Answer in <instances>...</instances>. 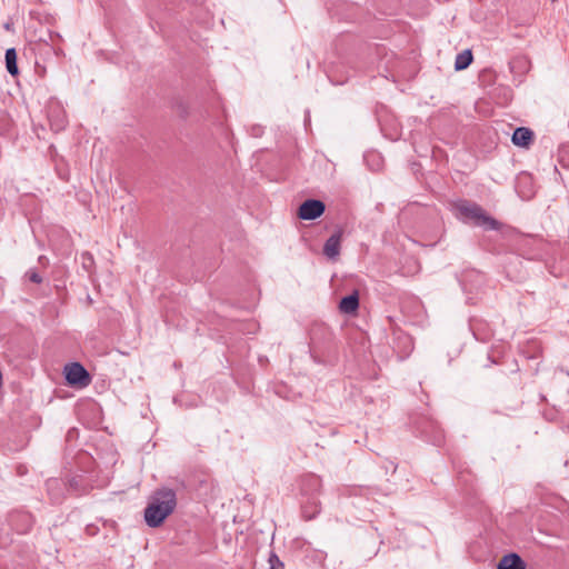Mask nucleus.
Masks as SVG:
<instances>
[{
  "instance_id": "1",
  "label": "nucleus",
  "mask_w": 569,
  "mask_h": 569,
  "mask_svg": "<svg viewBox=\"0 0 569 569\" xmlns=\"http://www.w3.org/2000/svg\"><path fill=\"white\" fill-rule=\"evenodd\" d=\"M177 506L176 491L162 488L154 492L152 501L144 509V520L151 528L159 527Z\"/></svg>"
},
{
  "instance_id": "2",
  "label": "nucleus",
  "mask_w": 569,
  "mask_h": 569,
  "mask_svg": "<svg viewBox=\"0 0 569 569\" xmlns=\"http://www.w3.org/2000/svg\"><path fill=\"white\" fill-rule=\"evenodd\" d=\"M455 206L461 216L473 220L477 226L483 227L487 230H500L502 227L500 221L487 214L482 207L476 202L459 200Z\"/></svg>"
},
{
  "instance_id": "3",
  "label": "nucleus",
  "mask_w": 569,
  "mask_h": 569,
  "mask_svg": "<svg viewBox=\"0 0 569 569\" xmlns=\"http://www.w3.org/2000/svg\"><path fill=\"white\" fill-rule=\"evenodd\" d=\"M455 206L461 216L473 220L477 226L483 227L487 230H500L502 227L500 221L487 214L482 207L476 202L459 200Z\"/></svg>"
},
{
  "instance_id": "4",
  "label": "nucleus",
  "mask_w": 569,
  "mask_h": 569,
  "mask_svg": "<svg viewBox=\"0 0 569 569\" xmlns=\"http://www.w3.org/2000/svg\"><path fill=\"white\" fill-rule=\"evenodd\" d=\"M64 379L71 387L84 388L91 383L89 371L80 362H71L64 366Z\"/></svg>"
},
{
  "instance_id": "5",
  "label": "nucleus",
  "mask_w": 569,
  "mask_h": 569,
  "mask_svg": "<svg viewBox=\"0 0 569 569\" xmlns=\"http://www.w3.org/2000/svg\"><path fill=\"white\" fill-rule=\"evenodd\" d=\"M322 481L321 478L315 473H306L300 477L299 480V490L301 495V499H307L309 497H317L321 492Z\"/></svg>"
},
{
  "instance_id": "6",
  "label": "nucleus",
  "mask_w": 569,
  "mask_h": 569,
  "mask_svg": "<svg viewBox=\"0 0 569 569\" xmlns=\"http://www.w3.org/2000/svg\"><path fill=\"white\" fill-rule=\"evenodd\" d=\"M326 211V204L318 199H307L298 208L297 216L301 220H316Z\"/></svg>"
},
{
  "instance_id": "7",
  "label": "nucleus",
  "mask_w": 569,
  "mask_h": 569,
  "mask_svg": "<svg viewBox=\"0 0 569 569\" xmlns=\"http://www.w3.org/2000/svg\"><path fill=\"white\" fill-rule=\"evenodd\" d=\"M10 522L17 533H27L32 529L33 517L28 511H14L10 515Z\"/></svg>"
},
{
  "instance_id": "8",
  "label": "nucleus",
  "mask_w": 569,
  "mask_h": 569,
  "mask_svg": "<svg viewBox=\"0 0 569 569\" xmlns=\"http://www.w3.org/2000/svg\"><path fill=\"white\" fill-rule=\"evenodd\" d=\"M342 230L338 229L323 244V254L329 259H337L341 249Z\"/></svg>"
},
{
  "instance_id": "9",
  "label": "nucleus",
  "mask_w": 569,
  "mask_h": 569,
  "mask_svg": "<svg viewBox=\"0 0 569 569\" xmlns=\"http://www.w3.org/2000/svg\"><path fill=\"white\" fill-rule=\"evenodd\" d=\"M533 140L535 133L531 129L527 127L516 128L511 136V142L519 148L529 149L530 146L533 143Z\"/></svg>"
},
{
  "instance_id": "10",
  "label": "nucleus",
  "mask_w": 569,
  "mask_h": 569,
  "mask_svg": "<svg viewBox=\"0 0 569 569\" xmlns=\"http://www.w3.org/2000/svg\"><path fill=\"white\" fill-rule=\"evenodd\" d=\"M321 510V503L319 498L309 497L301 499V513L306 520H312Z\"/></svg>"
},
{
  "instance_id": "11",
  "label": "nucleus",
  "mask_w": 569,
  "mask_h": 569,
  "mask_svg": "<svg viewBox=\"0 0 569 569\" xmlns=\"http://www.w3.org/2000/svg\"><path fill=\"white\" fill-rule=\"evenodd\" d=\"M359 309V292L353 290L350 295L343 297L339 302V310L346 315H355Z\"/></svg>"
},
{
  "instance_id": "12",
  "label": "nucleus",
  "mask_w": 569,
  "mask_h": 569,
  "mask_svg": "<svg viewBox=\"0 0 569 569\" xmlns=\"http://www.w3.org/2000/svg\"><path fill=\"white\" fill-rule=\"evenodd\" d=\"M526 562L521 559V557L515 552L505 555L498 566L497 569H526Z\"/></svg>"
},
{
  "instance_id": "13",
  "label": "nucleus",
  "mask_w": 569,
  "mask_h": 569,
  "mask_svg": "<svg viewBox=\"0 0 569 569\" xmlns=\"http://www.w3.org/2000/svg\"><path fill=\"white\" fill-rule=\"evenodd\" d=\"M6 68L7 71L12 76L17 77L19 74L18 68V54L14 48H9L6 50Z\"/></svg>"
},
{
  "instance_id": "14",
  "label": "nucleus",
  "mask_w": 569,
  "mask_h": 569,
  "mask_svg": "<svg viewBox=\"0 0 569 569\" xmlns=\"http://www.w3.org/2000/svg\"><path fill=\"white\" fill-rule=\"evenodd\" d=\"M473 61V54L470 49H466L456 57L455 69L461 71L467 69Z\"/></svg>"
},
{
  "instance_id": "15",
  "label": "nucleus",
  "mask_w": 569,
  "mask_h": 569,
  "mask_svg": "<svg viewBox=\"0 0 569 569\" xmlns=\"http://www.w3.org/2000/svg\"><path fill=\"white\" fill-rule=\"evenodd\" d=\"M172 108L181 119H187L189 117V104L182 99H177L173 102Z\"/></svg>"
},
{
  "instance_id": "16",
  "label": "nucleus",
  "mask_w": 569,
  "mask_h": 569,
  "mask_svg": "<svg viewBox=\"0 0 569 569\" xmlns=\"http://www.w3.org/2000/svg\"><path fill=\"white\" fill-rule=\"evenodd\" d=\"M270 569H284L283 563L280 561L274 552L270 553L269 557Z\"/></svg>"
},
{
  "instance_id": "17",
  "label": "nucleus",
  "mask_w": 569,
  "mask_h": 569,
  "mask_svg": "<svg viewBox=\"0 0 569 569\" xmlns=\"http://www.w3.org/2000/svg\"><path fill=\"white\" fill-rule=\"evenodd\" d=\"M26 277L29 279V281H31L33 283L39 284V283L42 282V277L40 276V273L36 269L29 270L26 273Z\"/></svg>"
},
{
  "instance_id": "18",
  "label": "nucleus",
  "mask_w": 569,
  "mask_h": 569,
  "mask_svg": "<svg viewBox=\"0 0 569 569\" xmlns=\"http://www.w3.org/2000/svg\"><path fill=\"white\" fill-rule=\"evenodd\" d=\"M51 126L56 131L63 129L66 126L64 118L59 119L57 122L52 123Z\"/></svg>"
},
{
  "instance_id": "19",
  "label": "nucleus",
  "mask_w": 569,
  "mask_h": 569,
  "mask_svg": "<svg viewBox=\"0 0 569 569\" xmlns=\"http://www.w3.org/2000/svg\"><path fill=\"white\" fill-rule=\"evenodd\" d=\"M441 441H442V435L439 432V433L437 435V437H436V442H437L438 445H440V442H441Z\"/></svg>"
},
{
  "instance_id": "20",
  "label": "nucleus",
  "mask_w": 569,
  "mask_h": 569,
  "mask_svg": "<svg viewBox=\"0 0 569 569\" xmlns=\"http://www.w3.org/2000/svg\"><path fill=\"white\" fill-rule=\"evenodd\" d=\"M114 527H116V522H112L110 528L114 529Z\"/></svg>"
}]
</instances>
